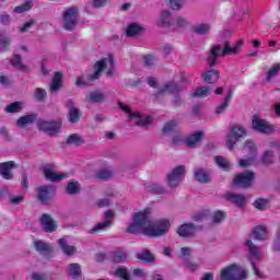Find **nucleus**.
I'll return each instance as SVG.
<instances>
[{
	"label": "nucleus",
	"mask_w": 280,
	"mask_h": 280,
	"mask_svg": "<svg viewBox=\"0 0 280 280\" xmlns=\"http://www.w3.org/2000/svg\"><path fill=\"white\" fill-rule=\"evenodd\" d=\"M170 231V221L160 220L154 223L150 220V211L137 212L133 222L127 228L126 233H143L147 237H163Z\"/></svg>",
	"instance_id": "obj_1"
},
{
	"label": "nucleus",
	"mask_w": 280,
	"mask_h": 280,
	"mask_svg": "<svg viewBox=\"0 0 280 280\" xmlns=\"http://www.w3.org/2000/svg\"><path fill=\"white\" fill-rule=\"evenodd\" d=\"M244 46V40H238L231 45L230 42H225L222 48V45H215L211 48L210 55L207 59V62L209 67H215L218 65V58L220 56H235L236 54H240V50Z\"/></svg>",
	"instance_id": "obj_2"
},
{
	"label": "nucleus",
	"mask_w": 280,
	"mask_h": 280,
	"mask_svg": "<svg viewBox=\"0 0 280 280\" xmlns=\"http://www.w3.org/2000/svg\"><path fill=\"white\" fill-rule=\"evenodd\" d=\"M109 65V68H108ZM94 72L90 75H88V79L90 82H95V80H100L102 78V72L106 71L108 78H113V71L115 69V59L113 55H108L107 58H103L98 61H96L93 66Z\"/></svg>",
	"instance_id": "obj_3"
},
{
	"label": "nucleus",
	"mask_w": 280,
	"mask_h": 280,
	"mask_svg": "<svg viewBox=\"0 0 280 280\" xmlns=\"http://www.w3.org/2000/svg\"><path fill=\"white\" fill-rule=\"evenodd\" d=\"M246 277V270L238 265H230L221 270V280H244Z\"/></svg>",
	"instance_id": "obj_4"
},
{
	"label": "nucleus",
	"mask_w": 280,
	"mask_h": 280,
	"mask_svg": "<svg viewBox=\"0 0 280 280\" xmlns=\"http://www.w3.org/2000/svg\"><path fill=\"white\" fill-rule=\"evenodd\" d=\"M37 128L40 132H45L48 137H56L62 130V121L60 120H38Z\"/></svg>",
	"instance_id": "obj_5"
},
{
	"label": "nucleus",
	"mask_w": 280,
	"mask_h": 280,
	"mask_svg": "<svg viewBox=\"0 0 280 280\" xmlns=\"http://www.w3.org/2000/svg\"><path fill=\"white\" fill-rule=\"evenodd\" d=\"M78 16H80L78 7L68 8L63 12V28L67 32H73V30H75V26L78 25Z\"/></svg>",
	"instance_id": "obj_6"
},
{
	"label": "nucleus",
	"mask_w": 280,
	"mask_h": 280,
	"mask_svg": "<svg viewBox=\"0 0 280 280\" xmlns=\"http://www.w3.org/2000/svg\"><path fill=\"white\" fill-rule=\"evenodd\" d=\"M246 128L241 125H234L230 129V133L226 136V145L230 150H233V145L240 141V139H244L246 137Z\"/></svg>",
	"instance_id": "obj_7"
},
{
	"label": "nucleus",
	"mask_w": 280,
	"mask_h": 280,
	"mask_svg": "<svg viewBox=\"0 0 280 280\" xmlns=\"http://www.w3.org/2000/svg\"><path fill=\"white\" fill-rule=\"evenodd\" d=\"M255 172L245 171L244 173H240L235 175L233 179V185L235 187H241L242 189H248L253 185V180H255Z\"/></svg>",
	"instance_id": "obj_8"
},
{
	"label": "nucleus",
	"mask_w": 280,
	"mask_h": 280,
	"mask_svg": "<svg viewBox=\"0 0 280 280\" xmlns=\"http://www.w3.org/2000/svg\"><path fill=\"white\" fill-rule=\"evenodd\" d=\"M252 128L261 135H272L275 132V127L272 125L257 116H254L252 120Z\"/></svg>",
	"instance_id": "obj_9"
},
{
	"label": "nucleus",
	"mask_w": 280,
	"mask_h": 280,
	"mask_svg": "<svg viewBox=\"0 0 280 280\" xmlns=\"http://www.w3.org/2000/svg\"><path fill=\"white\" fill-rule=\"evenodd\" d=\"M43 174L46 180H49L50 183H58L59 180H65V178L69 177V174L56 173L52 164L45 165L43 167Z\"/></svg>",
	"instance_id": "obj_10"
},
{
	"label": "nucleus",
	"mask_w": 280,
	"mask_h": 280,
	"mask_svg": "<svg viewBox=\"0 0 280 280\" xmlns=\"http://www.w3.org/2000/svg\"><path fill=\"white\" fill-rule=\"evenodd\" d=\"M39 223L45 233H56L58 231V221L54 220L49 213H43Z\"/></svg>",
	"instance_id": "obj_11"
},
{
	"label": "nucleus",
	"mask_w": 280,
	"mask_h": 280,
	"mask_svg": "<svg viewBox=\"0 0 280 280\" xmlns=\"http://www.w3.org/2000/svg\"><path fill=\"white\" fill-rule=\"evenodd\" d=\"M183 176H185V166L179 165L175 167L167 175L168 187H178V185H180V180H183Z\"/></svg>",
	"instance_id": "obj_12"
},
{
	"label": "nucleus",
	"mask_w": 280,
	"mask_h": 280,
	"mask_svg": "<svg viewBox=\"0 0 280 280\" xmlns=\"http://www.w3.org/2000/svg\"><path fill=\"white\" fill-rule=\"evenodd\" d=\"M245 152H248L250 158L240 160L241 167H248V165H253L255 163V159H257V147H255V142L247 141L244 145Z\"/></svg>",
	"instance_id": "obj_13"
},
{
	"label": "nucleus",
	"mask_w": 280,
	"mask_h": 280,
	"mask_svg": "<svg viewBox=\"0 0 280 280\" xmlns=\"http://www.w3.org/2000/svg\"><path fill=\"white\" fill-rule=\"evenodd\" d=\"M56 187L49 185H43L37 188V198L42 205H47L49 202V194H54Z\"/></svg>",
	"instance_id": "obj_14"
},
{
	"label": "nucleus",
	"mask_w": 280,
	"mask_h": 280,
	"mask_svg": "<svg viewBox=\"0 0 280 280\" xmlns=\"http://www.w3.org/2000/svg\"><path fill=\"white\" fill-rule=\"evenodd\" d=\"M16 167V163L14 161H8L0 163V176L4 178V180H12L14 178V174H12V170Z\"/></svg>",
	"instance_id": "obj_15"
},
{
	"label": "nucleus",
	"mask_w": 280,
	"mask_h": 280,
	"mask_svg": "<svg viewBox=\"0 0 280 280\" xmlns=\"http://www.w3.org/2000/svg\"><path fill=\"white\" fill-rule=\"evenodd\" d=\"M180 91H183V85L174 81H170L155 94V97H161V95H164L165 93L176 95V93H180Z\"/></svg>",
	"instance_id": "obj_16"
},
{
	"label": "nucleus",
	"mask_w": 280,
	"mask_h": 280,
	"mask_svg": "<svg viewBox=\"0 0 280 280\" xmlns=\"http://www.w3.org/2000/svg\"><path fill=\"white\" fill-rule=\"evenodd\" d=\"M65 74L62 72H55L52 80L50 82V93H58L62 89V78Z\"/></svg>",
	"instance_id": "obj_17"
},
{
	"label": "nucleus",
	"mask_w": 280,
	"mask_h": 280,
	"mask_svg": "<svg viewBox=\"0 0 280 280\" xmlns=\"http://www.w3.org/2000/svg\"><path fill=\"white\" fill-rule=\"evenodd\" d=\"M177 233L180 237H194L196 228L191 223H184L178 228Z\"/></svg>",
	"instance_id": "obj_18"
},
{
	"label": "nucleus",
	"mask_w": 280,
	"mask_h": 280,
	"mask_svg": "<svg viewBox=\"0 0 280 280\" xmlns=\"http://www.w3.org/2000/svg\"><path fill=\"white\" fill-rule=\"evenodd\" d=\"M85 100L90 104H102L103 102H106V96L100 91H94L88 94Z\"/></svg>",
	"instance_id": "obj_19"
},
{
	"label": "nucleus",
	"mask_w": 280,
	"mask_h": 280,
	"mask_svg": "<svg viewBox=\"0 0 280 280\" xmlns=\"http://www.w3.org/2000/svg\"><path fill=\"white\" fill-rule=\"evenodd\" d=\"M201 79L207 84H215L218 80H220V72L218 70H208L203 74H201Z\"/></svg>",
	"instance_id": "obj_20"
},
{
	"label": "nucleus",
	"mask_w": 280,
	"mask_h": 280,
	"mask_svg": "<svg viewBox=\"0 0 280 280\" xmlns=\"http://www.w3.org/2000/svg\"><path fill=\"white\" fill-rule=\"evenodd\" d=\"M37 117H38L37 114H30L26 116H22L18 119L16 126L18 128H26V126H32V124L36 121Z\"/></svg>",
	"instance_id": "obj_21"
},
{
	"label": "nucleus",
	"mask_w": 280,
	"mask_h": 280,
	"mask_svg": "<svg viewBox=\"0 0 280 280\" xmlns=\"http://www.w3.org/2000/svg\"><path fill=\"white\" fill-rule=\"evenodd\" d=\"M113 264H124L128 259V252L124 249H116L112 252L110 257Z\"/></svg>",
	"instance_id": "obj_22"
},
{
	"label": "nucleus",
	"mask_w": 280,
	"mask_h": 280,
	"mask_svg": "<svg viewBox=\"0 0 280 280\" xmlns=\"http://www.w3.org/2000/svg\"><path fill=\"white\" fill-rule=\"evenodd\" d=\"M34 245L35 249L37 253H40V255H51V253H54V247H50L49 244L43 241H35Z\"/></svg>",
	"instance_id": "obj_23"
},
{
	"label": "nucleus",
	"mask_w": 280,
	"mask_h": 280,
	"mask_svg": "<svg viewBox=\"0 0 280 280\" xmlns=\"http://www.w3.org/2000/svg\"><path fill=\"white\" fill-rule=\"evenodd\" d=\"M233 95H234L233 89L230 88L228 95H225L224 97V102L221 103L215 109L217 115H221V113H224V110H226V108L229 107V104H231V101L233 100Z\"/></svg>",
	"instance_id": "obj_24"
},
{
	"label": "nucleus",
	"mask_w": 280,
	"mask_h": 280,
	"mask_svg": "<svg viewBox=\"0 0 280 280\" xmlns=\"http://www.w3.org/2000/svg\"><path fill=\"white\" fill-rule=\"evenodd\" d=\"M225 200L233 202V205H236V207H244V200H246V198L242 195L228 192L225 195Z\"/></svg>",
	"instance_id": "obj_25"
},
{
	"label": "nucleus",
	"mask_w": 280,
	"mask_h": 280,
	"mask_svg": "<svg viewBox=\"0 0 280 280\" xmlns=\"http://www.w3.org/2000/svg\"><path fill=\"white\" fill-rule=\"evenodd\" d=\"M191 32H194V34H199V36H205L209 34V32H211V24L209 23L197 24L191 27Z\"/></svg>",
	"instance_id": "obj_26"
},
{
	"label": "nucleus",
	"mask_w": 280,
	"mask_h": 280,
	"mask_svg": "<svg viewBox=\"0 0 280 280\" xmlns=\"http://www.w3.org/2000/svg\"><path fill=\"white\" fill-rule=\"evenodd\" d=\"M112 225H113V220H105L94 225V228L90 230V233L92 235L95 233H102V231H107V229H110Z\"/></svg>",
	"instance_id": "obj_27"
},
{
	"label": "nucleus",
	"mask_w": 280,
	"mask_h": 280,
	"mask_svg": "<svg viewBox=\"0 0 280 280\" xmlns=\"http://www.w3.org/2000/svg\"><path fill=\"white\" fill-rule=\"evenodd\" d=\"M68 275L72 277V279H80L82 275V267L80 264L73 262L68 266Z\"/></svg>",
	"instance_id": "obj_28"
},
{
	"label": "nucleus",
	"mask_w": 280,
	"mask_h": 280,
	"mask_svg": "<svg viewBox=\"0 0 280 280\" xmlns=\"http://www.w3.org/2000/svg\"><path fill=\"white\" fill-rule=\"evenodd\" d=\"M58 244L65 255L67 257H71L75 253V246H71L67 244V241L65 238H59Z\"/></svg>",
	"instance_id": "obj_29"
},
{
	"label": "nucleus",
	"mask_w": 280,
	"mask_h": 280,
	"mask_svg": "<svg viewBox=\"0 0 280 280\" xmlns=\"http://www.w3.org/2000/svg\"><path fill=\"white\" fill-rule=\"evenodd\" d=\"M203 135L205 133L202 131H196L195 133L188 136L186 138V145H188V148H194V145H196V143L202 139Z\"/></svg>",
	"instance_id": "obj_30"
},
{
	"label": "nucleus",
	"mask_w": 280,
	"mask_h": 280,
	"mask_svg": "<svg viewBox=\"0 0 280 280\" xmlns=\"http://www.w3.org/2000/svg\"><path fill=\"white\" fill-rule=\"evenodd\" d=\"M195 178L198 180V183H209L211 180V177H209V173L202 168H197L195 171Z\"/></svg>",
	"instance_id": "obj_31"
},
{
	"label": "nucleus",
	"mask_w": 280,
	"mask_h": 280,
	"mask_svg": "<svg viewBox=\"0 0 280 280\" xmlns=\"http://www.w3.org/2000/svg\"><path fill=\"white\" fill-rule=\"evenodd\" d=\"M253 235L255 240L264 242V240H266V225H257L254 228Z\"/></svg>",
	"instance_id": "obj_32"
},
{
	"label": "nucleus",
	"mask_w": 280,
	"mask_h": 280,
	"mask_svg": "<svg viewBox=\"0 0 280 280\" xmlns=\"http://www.w3.org/2000/svg\"><path fill=\"white\" fill-rule=\"evenodd\" d=\"M140 32H143V27L137 23H131L126 31L128 37L137 36Z\"/></svg>",
	"instance_id": "obj_33"
},
{
	"label": "nucleus",
	"mask_w": 280,
	"mask_h": 280,
	"mask_svg": "<svg viewBox=\"0 0 280 280\" xmlns=\"http://www.w3.org/2000/svg\"><path fill=\"white\" fill-rule=\"evenodd\" d=\"M11 65L19 71H27V66L23 65V61L21 59L20 55H13V58L11 59Z\"/></svg>",
	"instance_id": "obj_34"
},
{
	"label": "nucleus",
	"mask_w": 280,
	"mask_h": 280,
	"mask_svg": "<svg viewBox=\"0 0 280 280\" xmlns=\"http://www.w3.org/2000/svg\"><path fill=\"white\" fill-rule=\"evenodd\" d=\"M80 183L75 180L69 182L66 187V191L69 194V196H75V194H80Z\"/></svg>",
	"instance_id": "obj_35"
},
{
	"label": "nucleus",
	"mask_w": 280,
	"mask_h": 280,
	"mask_svg": "<svg viewBox=\"0 0 280 280\" xmlns=\"http://www.w3.org/2000/svg\"><path fill=\"white\" fill-rule=\"evenodd\" d=\"M81 117H82V112H80V109H78L77 107L69 110L68 119L70 124H78Z\"/></svg>",
	"instance_id": "obj_36"
},
{
	"label": "nucleus",
	"mask_w": 280,
	"mask_h": 280,
	"mask_svg": "<svg viewBox=\"0 0 280 280\" xmlns=\"http://www.w3.org/2000/svg\"><path fill=\"white\" fill-rule=\"evenodd\" d=\"M170 16H172V12H170L168 10L162 11L161 19L160 21H158V25L170 27V25H172Z\"/></svg>",
	"instance_id": "obj_37"
},
{
	"label": "nucleus",
	"mask_w": 280,
	"mask_h": 280,
	"mask_svg": "<svg viewBox=\"0 0 280 280\" xmlns=\"http://www.w3.org/2000/svg\"><path fill=\"white\" fill-rule=\"evenodd\" d=\"M262 165H272L275 163V152L272 150H267L261 156Z\"/></svg>",
	"instance_id": "obj_38"
},
{
	"label": "nucleus",
	"mask_w": 280,
	"mask_h": 280,
	"mask_svg": "<svg viewBox=\"0 0 280 280\" xmlns=\"http://www.w3.org/2000/svg\"><path fill=\"white\" fill-rule=\"evenodd\" d=\"M245 246L248 247V250L252 257H256V259H259L261 253L259 252V247H257V245H255L253 241L250 240L246 241Z\"/></svg>",
	"instance_id": "obj_39"
},
{
	"label": "nucleus",
	"mask_w": 280,
	"mask_h": 280,
	"mask_svg": "<svg viewBox=\"0 0 280 280\" xmlns=\"http://www.w3.org/2000/svg\"><path fill=\"white\" fill-rule=\"evenodd\" d=\"M97 180H110L113 178V171L102 168L95 174Z\"/></svg>",
	"instance_id": "obj_40"
},
{
	"label": "nucleus",
	"mask_w": 280,
	"mask_h": 280,
	"mask_svg": "<svg viewBox=\"0 0 280 280\" xmlns=\"http://www.w3.org/2000/svg\"><path fill=\"white\" fill-rule=\"evenodd\" d=\"M66 143L73 144V145H82L84 144V139L78 133H72L66 140Z\"/></svg>",
	"instance_id": "obj_41"
},
{
	"label": "nucleus",
	"mask_w": 280,
	"mask_h": 280,
	"mask_svg": "<svg viewBox=\"0 0 280 280\" xmlns=\"http://www.w3.org/2000/svg\"><path fill=\"white\" fill-rule=\"evenodd\" d=\"M280 71V63H275L267 72L266 81L270 82L272 78H277Z\"/></svg>",
	"instance_id": "obj_42"
},
{
	"label": "nucleus",
	"mask_w": 280,
	"mask_h": 280,
	"mask_svg": "<svg viewBox=\"0 0 280 280\" xmlns=\"http://www.w3.org/2000/svg\"><path fill=\"white\" fill-rule=\"evenodd\" d=\"M137 257L141 261H147L148 264L154 261V255H152L150 249H144L142 253L138 254Z\"/></svg>",
	"instance_id": "obj_43"
},
{
	"label": "nucleus",
	"mask_w": 280,
	"mask_h": 280,
	"mask_svg": "<svg viewBox=\"0 0 280 280\" xmlns=\"http://www.w3.org/2000/svg\"><path fill=\"white\" fill-rule=\"evenodd\" d=\"M210 91L211 88L199 86L195 90V92H192V97H207Z\"/></svg>",
	"instance_id": "obj_44"
},
{
	"label": "nucleus",
	"mask_w": 280,
	"mask_h": 280,
	"mask_svg": "<svg viewBox=\"0 0 280 280\" xmlns=\"http://www.w3.org/2000/svg\"><path fill=\"white\" fill-rule=\"evenodd\" d=\"M34 4L32 3V0H28L22 5L15 7L14 12L16 14H23V12H28V10H32Z\"/></svg>",
	"instance_id": "obj_45"
},
{
	"label": "nucleus",
	"mask_w": 280,
	"mask_h": 280,
	"mask_svg": "<svg viewBox=\"0 0 280 280\" xmlns=\"http://www.w3.org/2000/svg\"><path fill=\"white\" fill-rule=\"evenodd\" d=\"M34 97L37 102H45L47 100V91L43 88H37Z\"/></svg>",
	"instance_id": "obj_46"
},
{
	"label": "nucleus",
	"mask_w": 280,
	"mask_h": 280,
	"mask_svg": "<svg viewBox=\"0 0 280 280\" xmlns=\"http://www.w3.org/2000/svg\"><path fill=\"white\" fill-rule=\"evenodd\" d=\"M0 51H10V37L0 35Z\"/></svg>",
	"instance_id": "obj_47"
},
{
	"label": "nucleus",
	"mask_w": 280,
	"mask_h": 280,
	"mask_svg": "<svg viewBox=\"0 0 280 280\" xmlns=\"http://www.w3.org/2000/svg\"><path fill=\"white\" fill-rule=\"evenodd\" d=\"M21 108H23V104H21V102H14L9 104L5 107V113H20Z\"/></svg>",
	"instance_id": "obj_48"
},
{
	"label": "nucleus",
	"mask_w": 280,
	"mask_h": 280,
	"mask_svg": "<svg viewBox=\"0 0 280 280\" xmlns=\"http://www.w3.org/2000/svg\"><path fill=\"white\" fill-rule=\"evenodd\" d=\"M214 161H215L217 165L219 167H221V170H229V161H226V159H224V156L217 155V156H214Z\"/></svg>",
	"instance_id": "obj_49"
},
{
	"label": "nucleus",
	"mask_w": 280,
	"mask_h": 280,
	"mask_svg": "<svg viewBox=\"0 0 280 280\" xmlns=\"http://www.w3.org/2000/svg\"><path fill=\"white\" fill-rule=\"evenodd\" d=\"M255 209H258V211H264L268 207V200L258 198L254 201Z\"/></svg>",
	"instance_id": "obj_50"
},
{
	"label": "nucleus",
	"mask_w": 280,
	"mask_h": 280,
	"mask_svg": "<svg viewBox=\"0 0 280 280\" xmlns=\"http://www.w3.org/2000/svg\"><path fill=\"white\" fill-rule=\"evenodd\" d=\"M226 220V212L224 211H215L213 213V222L214 224H220V222H224Z\"/></svg>",
	"instance_id": "obj_51"
},
{
	"label": "nucleus",
	"mask_w": 280,
	"mask_h": 280,
	"mask_svg": "<svg viewBox=\"0 0 280 280\" xmlns=\"http://www.w3.org/2000/svg\"><path fill=\"white\" fill-rule=\"evenodd\" d=\"M149 191H151V194H165V188L159 184H151L149 186Z\"/></svg>",
	"instance_id": "obj_52"
},
{
	"label": "nucleus",
	"mask_w": 280,
	"mask_h": 280,
	"mask_svg": "<svg viewBox=\"0 0 280 280\" xmlns=\"http://www.w3.org/2000/svg\"><path fill=\"white\" fill-rule=\"evenodd\" d=\"M184 3L185 0H170V8L171 10L178 11L183 9Z\"/></svg>",
	"instance_id": "obj_53"
},
{
	"label": "nucleus",
	"mask_w": 280,
	"mask_h": 280,
	"mask_svg": "<svg viewBox=\"0 0 280 280\" xmlns=\"http://www.w3.org/2000/svg\"><path fill=\"white\" fill-rule=\"evenodd\" d=\"M176 126H178V121L176 120H170L168 122H166L163 127V132L167 133V132H173L174 128H176Z\"/></svg>",
	"instance_id": "obj_54"
},
{
	"label": "nucleus",
	"mask_w": 280,
	"mask_h": 280,
	"mask_svg": "<svg viewBox=\"0 0 280 280\" xmlns=\"http://www.w3.org/2000/svg\"><path fill=\"white\" fill-rule=\"evenodd\" d=\"M34 25H36V20H31L28 22H25L23 24V26H19L18 30H20V32H22V34H25V32H28V30H31V27H34Z\"/></svg>",
	"instance_id": "obj_55"
},
{
	"label": "nucleus",
	"mask_w": 280,
	"mask_h": 280,
	"mask_svg": "<svg viewBox=\"0 0 280 280\" xmlns=\"http://www.w3.org/2000/svg\"><path fill=\"white\" fill-rule=\"evenodd\" d=\"M144 67L154 69V57L152 55L144 56Z\"/></svg>",
	"instance_id": "obj_56"
},
{
	"label": "nucleus",
	"mask_w": 280,
	"mask_h": 280,
	"mask_svg": "<svg viewBox=\"0 0 280 280\" xmlns=\"http://www.w3.org/2000/svg\"><path fill=\"white\" fill-rule=\"evenodd\" d=\"M191 255V248L188 247H182L179 257L180 259H187Z\"/></svg>",
	"instance_id": "obj_57"
},
{
	"label": "nucleus",
	"mask_w": 280,
	"mask_h": 280,
	"mask_svg": "<svg viewBox=\"0 0 280 280\" xmlns=\"http://www.w3.org/2000/svg\"><path fill=\"white\" fill-rule=\"evenodd\" d=\"M10 21H11L10 14L2 13L0 15V23H2V25H10Z\"/></svg>",
	"instance_id": "obj_58"
},
{
	"label": "nucleus",
	"mask_w": 280,
	"mask_h": 280,
	"mask_svg": "<svg viewBox=\"0 0 280 280\" xmlns=\"http://www.w3.org/2000/svg\"><path fill=\"white\" fill-rule=\"evenodd\" d=\"M176 25H177V27H185V25H189V22H187V20H185V18H183V16H177Z\"/></svg>",
	"instance_id": "obj_59"
},
{
	"label": "nucleus",
	"mask_w": 280,
	"mask_h": 280,
	"mask_svg": "<svg viewBox=\"0 0 280 280\" xmlns=\"http://www.w3.org/2000/svg\"><path fill=\"white\" fill-rule=\"evenodd\" d=\"M25 200V197L23 196H14L10 199L11 205H21Z\"/></svg>",
	"instance_id": "obj_60"
},
{
	"label": "nucleus",
	"mask_w": 280,
	"mask_h": 280,
	"mask_svg": "<svg viewBox=\"0 0 280 280\" xmlns=\"http://www.w3.org/2000/svg\"><path fill=\"white\" fill-rule=\"evenodd\" d=\"M151 122H152V117L148 116V117H145L144 119L138 120V121H137V126L143 127V126H148V125L151 124Z\"/></svg>",
	"instance_id": "obj_61"
},
{
	"label": "nucleus",
	"mask_w": 280,
	"mask_h": 280,
	"mask_svg": "<svg viewBox=\"0 0 280 280\" xmlns=\"http://www.w3.org/2000/svg\"><path fill=\"white\" fill-rule=\"evenodd\" d=\"M96 205L100 209H102L104 207H108L110 205V200H108L107 198L101 199L96 202Z\"/></svg>",
	"instance_id": "obj_62"
},
{
	"label": "nucleus",
	"mask_w": 280,
	"mask_h": 280,
	"mask_svg": "<svg viewBox=\"0 0 280 280\" xmlns=\"http://www.w3.org/2000/svg\"><path fill=\"white\" fill-rule=\"evenodd\" d=\"M184 268H186L187 270H190V272H196L198 265H196L194 262H186V264H184Z\"/></svg>",
	"instance_id": "obj_63"
},
{
	"label": "nucleus",
	"mask_w": 280,
	"mask_h": 280,
	"mask_svg": "<svg viewBox=\"0 0 280 280\" xmlns=\"http://www.w3.org/2000/svg\"><path fill=\"white\" fill-rule=\"evenodd\" d=\"M32 279H34V280H47V273H33Z\"/></svg>",
	"instance_id": "obj_64"
}]
</instances>
